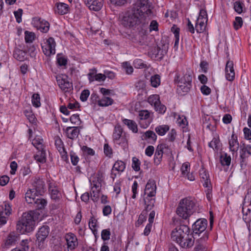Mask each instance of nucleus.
I'll return each instance as SVG.
<instances>
[{
    "label": "nucleus",
    "instance_id": "f257e3e1",
    "mask_svg": "<svg viewBox=\"0 0 251 251\" xmlns=\"http://www.w3.org/2000/svg\"><path fill=\"white\" fill-rule=\"evenodd\" d=\"M171 237L173 241L183 248H190L194 244V238L193 234L190 233L189 227L184 225H180L174 229Z\"/></svg>",
    "mask_w": 251,
    "mask_h": 251
},
{
    "label": "nucleus",
    "instance_id": "f03ea898",
    "mask_svg": "<svg viewBox=\"0 0 251 251\" xmlns=\"http://www.w3.org/2000/svg\"><path fill=\"white\" fill-rule=\"evenodd\" d=\"M195 203L191 198L180 200L176 209V214L184 220H187L195 211Z\"/></svg>",
    "mask_w": 251,
    "mask_h": 251
},
{
    "label": "nucleus",
    "instance_id": "7ed1b4c3",
    "mask_svg": "<svg viewBox=\"0 0 251 251\" xmlns=\"http://www.w3.org/2000/svg\"><path fill=\"white\" fill-rule=\"evenodd\" d=\"M33 215L32 211L23 214L16 225V229L19 233L25 234L34 230L35 222Z\"/></svg>",
    "mask_w": 251,
    "mask_h": 251
},
{
    "label": "nucleus",
    "instance_id": "20e7f679",
    "mask_svg": "<svg viewBox=\"0 0 251 251\" xmlns=\"http://www.w3.org/2000/svg\"><path fill=\"white\" fill-rule=\"evenodd\" d=\"M145 19L140 15L138 10L132 8L121 16V23L125 27H133L139 25L145 21Z\"/></svg>",
    "mask_w": 251,
    "mask_h": 251
},
{
    "label": "nucleus",
    "instance_id": "39448f33",
    "mask_svg": "<svg viewBox=\"0 0 251 251\" xmlns=\"http://www.w3.org/2000/svg\"><path fill=\"white\" fill-rule=\"evenodd\" d=\"M163 154L168 156H173L171 149L165 143L159 144L157 146L154 158V163L156 165L160 164Z\"/></svg>",
    "mask_w": 251,
    "mask_h": 251
},
{
    "label": "nucleus",
    "instance_id": "423d86ee",
    "mask_svg": "<svg viewBox=\"0 0 251 251\" xmlns=\"http://www.w3.org/2000/svg\"><path fill=\"white\" fill-rule=\"evenodd\" d=\"M151 4L149 0H139L137 3L133 5L132 8L138 10L140 15L145 19L151 15L152 11L150 8Z\"/></svg>",
    "mask_w": 251,
    "mask_h": 251
},
{
    "label": "nucleus",
    "instance_id": "0eeeda50",
    "mask_svg": "<svg viewBox=\"0 0 251 251\" xmlns=\"http://www.w3.org/2000/svg\"><path fill=\"white\" fill-rule=\"evenodd\" d=\"M192 75L189 73H186L178 82L177 91L179 93L188 92L192 87Z\"/></svg>",
    "mask_w": 251,
    "mask_h": 251
},
{
    "label": "nucleus",
    "instance_id": "6e6552de",
    "mask_svg": "<svg viewBox=\"0 0 251 251\" xmlns=\"http://www.w3.org/2000/svg\"><path fill=\"white\" fill-rule=\"evenodd\" d=\"M41 46L43 51L46 55L50 56L55 54L56 43L52 37L47 39Z\"/></svg>",
    "mask_w": 251,
    "mask_h": 251
},
{
    "label": "nucleus",
    "instance_id": "1a4fd4ad",
    "mask_svg": "<svg viewBox=\"0 0 251 251\" xmlns=\"http://www.w3.org/2000/svg\"><path fill=\"white\" fill-rule=\"evenodd\" d=\"M240 154L241 166H246L247 164V159L251 155V146L243 143L240 146Z\"/></svg>",
    "mask_w": 251,
    "mask_h": 251
},
{
    "label": "nucleus",
    "instance_id": "9d476101",
    "mask_svg": "<svg viewBox=\"0 0 251 251\" xmlns=\"http://www.w3.org/2000/svg\"><path fill=\"white\" fill-rule=\"evenodd\" d=\"M207 226V221L205 219H199L192 225L193 233L200 235L204 232Z\"/></svg>",
    "mask_w": 251,
    "mask_h": 251
},
{
    "label": "nucleus",
    "instance_id": "9b49d317",
    "mask_svg": "<svg viewBox=\"0 0 251 251\" xmlns=\"http://www.w3.org/2000/svg\"><path fill=\"white\" fill-rule=\"evenodd\" d=\"M33 25L36 28L44 33L47 32L50 28V24L49 22L40 18L36 17L33 19Z\"/></svg>",
    "mask_w": 251,
    "mask_h": 251
},
{
    "label": "nucleus",
    "instance_id": "f8f14e48",
    "mask_svg": "<svg viewBox=\"0 0 251 251\" xmlns=\"http://www.w3.org/2000/svg\"><path fill=\"white\" fill-rule=\"evenodd\" d=\"M65 240L67 245V250L69 251L74 250L78 245L77 239L76 236L72 233H68L65 235Z\"/></svg>",
    "mask_w": 251,
    "mask_h": 251
},
{
    "label": "nucleus",
    "instance_id": "ddd939ff",
    "mask_svg": "<svg viewBox=\"0 0 251 251\" xmlns=\"http://www.w3.org/2000/svg\"><path fill=\"white\" fill-rule=\"evenodd\" d=\"M33 189L37 194L42 195L45 191V182L42 179L35 177L32 182Z\"/></svg>",
    "mask_w": 251,
    "mask_h": 251
},
{
    "label": "nucleus",
    "instance_id": "4468645a",
    "mask_svg": "<svg viewBox=\"0 0 251 251\" xmlns=\"http://www.w3.org/2000/svg\"><path fill=\"white\" fill-rule=\"evenodd\" d=\"M225 73L226 79L229 81H232L235 78V72L234 69L233 62L231 60H228L226 62Z\"/></svg>",
    "mask_w": 251,
    "mask_h": 251
},
{
    "label": "nucleus",
    "instance_id": "2eb2a0df",
    "mask_svg": "<svg viewBox=\"0 0 251 251\" xmlns=\"http://www.w3.org/2000/svg\"><path fill=\"white\" fill-rule=\"evenodd\" d=\"M208 238V234L205 232L202 237L196 241L195 251H207L206 241Z\"/></svg>",
    "mask_w": 251,
    "mask_h": 251
},
{
    "label": "nucleus",
    "instance_id": "dca6fc26",
    "mask_svg": "<svg viewBox=\"0 0 251 251\" xmlns=\"http://www.w3.org/2000/svg\"><path fill=\"white\" fill-rule=\"evenodd\" d=\"M83 1L90 10L95 11L100 10L103 4V0H83Z\"/></svg>",
    "mask_w": 251,
    "mask_h": 251
},
{
    "label": "nucleus",
    "instance_id": "f3484780",
    "mask_svg": "<svg viewBox=\"0 0 251 251\" xmlns=\"http://www.w3.org/2000/svg\"><path fill=\"white\" fill-rule=\"evenodd\" d=\"M126 168V164L121 160H118L114 163L111 170V177L114 180L117 176V174L114 172V171H117L120 174L123 172Z\"/></svg>",
    "mask_w": 251,
    "mask_h": 251
},
{
    "label": "nucleus",
    "instance_id": "a211bd4d",
    "mask_svg": "<svg viewBox=\"0 0 251 251\" xmlns=\"http://www.w3.org/2000/svg\"><path fill=\"white\" fill-rule=\"evenodd\" d=\"M65 77H61V76H58L56 77V81L59 86V87L63 91L67 92L70 89L72 86V83L70 82L66 77L67 76H65Z\"/></svg>",
    "mask_w": 251,
    "mask_h": 251
},
{
    "label": "nucleus",
    "instance_id": "6ab92c4d",
    "mask_svg": "<svg viewBox=\"0 0 251 251\" xmlns=\"http://www.w3.org/2000/svg\"><path fill=\"white\" fill-rule=\"evenodd\" d=\"M156 190V185L155 181L153 179H149L146 185L145 195L150 196H155Z\"/></svg>",
    "mask_w": 251,
    "mask_h": 251
},
{
    "label": "nucleus",
    "instance_id": "aec40b11",
    "mask_svg": "<svg viewBox=\"0 0 251 251\" xmlns=\"http://www.w3.org/2000/svg\"><path fill=\"white\" fill-rule=\"evenodd\" d=\"M49 233V227L47 226H43L40 228L36 233L37 240L39 243H43L48 237Z\"/></svg>",
    "mask_w": 251,
    "mask_h": 251
},
{
    "label": "nucleus",
    "instance_id": "412c9836",
    "mask_svg": "<svg viewBox=\"0 0 251 251\" xmlns=\"http://www.w3.org/2000/svg\"><path fill=\"white\" fill-rule=\"evenodd\" d=\"M66 134L67 137L72 140L76 139L79 133V129L77 126H69L66 128Z\"/></svg>",
    "mask_w": 251,
    "mask_h": 251
},
{
    "label": "nucleus",
    "instance_id": "4be33fe9",
    "mask_svg": "<svg viewBox=\"0 0 251 251\" xmlns=\"http://www.w3.org/2000/svg\"><path fill=\"white\" fill-rule=\"evenodd\" d=\"M13 57L19 61H24L27 58V52L19 48H15L13 51Z\"/></svg>",
    "mask_w": 251,
    "mask_h": 251
},
{
    "label": "nucleus",
    "instance_id": "5701e85b",
    "mask_svg": "<svg viewBox=\"0 0 251 251\" xmlns=\"http://www.w3.org/2000/svg\"><path fill=\"white\" fill-rule=\"evenodd\" d=\"M229 148L230 151L236 152L239 147V144L237 140V136L233 132L230 139L228 140Z\"/></svg>",
    "mask_w": 251,
    "mask_h": 251
},
{
    "label": "nucleus",
    "instance_id": "b1692460",
    "mask_svg": "<svg viewBox=\"0 0 251 251\" xmlns=\"http://www.w3.org/2000/svg\"><path fill=\"white\" fill-rule=\"evenodd\" d=\"M142 140L147 141L149 143L154 144L157 139L155 133L151 130H148L142 136Z\"/></svg>",
    "mask_w": 251,
    "mask_h": 251
},
{
    "label": "nucleus",
    "instance_id": "393cba45",
    "mask_svg": "<svg viewBox=\"0 0 251 251\" xmlns=\"http://www.w3.org/2000/svg\"><path fill=\"white\" fill-rule=\"evenodd\" d=\"M155 196H150L147 195V196L144 199V204L145 205L144 210L146 211H150L154 206V203L155 202Z\"/></svg>",
    "mask_w": 251,
    "mask_h": 251
},
{
    "label": "nucleus",
    "instance_id": "a878e982",
    "mask_svg": "<svg viewBox=\"0 0 251 251\" xmlns=\"http://www.w3.org/2000/svg\"><path fill=\"white\" fill-rule=\"evenodd\" d=\"M18 237L14 233H10L7 236L3 247L5 248H9L11 246L16 244Z\"/></svg>",
    "mask_w": 251,
    "mask_h": 251
},
{
    "label": "nucleus",
    "instance_id": "bb28decb",
    "mask_svg": "<svg viewBox=\"0 0 251 251\" xmlns=\"http://www.w3.org/2000/svg\"><path fill=\"white\" fill-rule=\"evenodd\" d=\"M118 139L113 140L114 143L121 146L124 150L127 149L128 145L127 135L124 134L123 136Z\"/></svg>",
    "mask_w": 251,
    "mask_h": 251
},
{
    "label": "nucleus",
    "instance_id": "cd10ccee",
    "mask_svg": "<svg viewBox=\"0 0 251 251\" xmlns=\"http://www.w3.org/2000/svg\"><path fill=\"white\" fill-rule=\"evenodd\" d=\"M200 176L201 181L203 183V186H208L209 185H211L209 175L203 168H201L200 170Z\"/></svg>",
    "mask_w": 251,
    "mask_h": 251
},
{
    "label": "nucleus",
    "instance_id": "c85d7f7f",
    "mask_svg": "<svg viewBox=\"0 0 251 251\" xmlns=\"http://www.w3.org/2000/svg\"><path fill=\"white\" fill-rule=\"evenodd\" d=\"M39 195L32 189H29L25 194V199L28 203H33L35 200V196Z\"/></svg>",
    "mask_w": 251,
    "mask_h": 251
},
{
    "label": "nucleus",
    "instance_id": "c756f323",
    "mask_svg": "<svg viewBox=\"0 0 251 251\" xmlns=\"http://www.w3.org/2000/svg\"><path fill=\"white\" fill-rule=\"evenodd\" d=\"M56 8L55 10L56 13L60 15H64L67 13L69 11V6L66 3L63 2L57 3L56 4Z\"/></svg>",
    "mask_w": 251,
    "mask_h": 251
},
{
    "label": "nucleus",
    "instance_id": "7c9ffc66",
    "mask_svg": "<svg viewBox=\"0 0 251 251\" xmlns=\"http://www.w3.org/2000/svg\"><path fill=\"white\" fill-rule=\"evenodd\" d=\"M34 159L38 163H44L46 161V153L44 149L38 150L33 156Z\"/></svg>",
    "mask_w": 251,
    "mask_h": 251
},
{
    "label": "nucleus",
    "instance_id": "2f4dec72",
    "mask_svg": "<svg viewBox=\"0 0 251 251\" xmlns=\"http://www.w3.org/2000/svg\"><path fill=\"white\" fill-rule=\"evenodd\" d=\"M49 190L50 193L51 198L55 201H58L61 197V194L58 188L55 186H52L50 184Z\"/></svg>",
    "mask_w": 251,
    "mask_h": 251
},
{
    "label": "nucleus",
    "instance_id": "473e14b6",
    "mask_svg": "<svg viewBox=\"0 0 251 251\" xmlns=\"http://www.w3.org/2000/svg\"><path fill=\"white\" fill-rule=\"evenodd\" d=\"M247 208V212L251 211V191L248 192L244 199L243 212H244L245 209Z\"/></svg>",
    "mask_w": 251,
    "mask_h": 251
},
{
    "label": "nucleus",
    "instance_id": "72a5a7b5",
    "mask_svg": "<svg viewBox=\"0 0 251 251\" xmlns=\"http://www.w3.org/2000/svg\"><path fill=\"white\" fill-rule=\"evenodd\" d=\"M207 22V20H205V19L203 20H200V19L197 20L195 29L198 33H202L205 30Z\"/></svg>",
    "mask_w": 251,
    "mask_h": 251
},
{
    "label": "nucleus",
    "instance_id": "f704fd0d",
    "mask_svg": "<svg viewBox=\"0 0 251 251\" xmlns=\"http://www.w3.org/2000/svg\"><path fill=\"white\" fill-rule=\"evenodd\" d=\"M123 123L126 125L128 128L131 130L134 133H137L138 132L137 125L134 121L124 119L123 120Z\"/></svg>",
    "mask_w": 251,
    "mask_h": 251
},
{
    "label": "nucleus",
    "instance_id": "c9c22d12",
    "mask_svg": "<svg viewBox=\"0 0 251 251\" xmlns=\"http://www.w3.org/2000/svg\"><path fill=\"white\" fill-rule=\"evenodd\" d=\"M124 134H126V133L124 132L121 126L120 125H116L114 127L112 134V139L113 140L118 139V138L123 136Z\"/></svg>",
    "mask_w": 251,
    "mask_h": 251
},
{
    "label": "nucleus",
    "instance_id": "e433bc0d",
    "mask_svg": "<svg viewBox=\"0 0 251 251\" xmlns=\"http://www.w3.org/2000/svg\"><path fill=\"white\" fill-rule=\"evenodd\" d=\"M114 103V100L107 97H103L100 100H98V104L100 106L106 107L111 105Z\"/></svg>",
    "mask_w": 251,
    "mask_h": 251
},
{
    "label": "nucleus",
    "instance_id": "4c0bfd02",
    "mask_svg": "<svg viewBox=\"0 0 251 251\" xmlns=\"http://www.w3.org/2000/svg\"><path fill=\"white\" fill-rule=\"evenodd\" d=\"M32 144L38 150L44 149L43 140L41 137L39 136H35L32 140Z\"/></svg>",
    "mask_w": 251,
    "mask_h": 251
},
{
    "label": "nucleus",
    "instance_id": "58836bf2",
    "mask_svg": "<svg viewBox=\"0 0 251 251\" xmlns=\"http://www.w3.org/2000/svg\"><path fill=\"white\" fill-rule=\"evenodd\" d=\"M34 207L37 209H42L45 208L47 204V201L44 199L37 198L33 202Z\"/></svg>",
    "mask_w": 251,
    "mask_h": 251
},
{
    "label": "nucleus",
    "instance_id": "ea45409f",
    "mask_svg": "<svg viewBox=\"0 0 251 251\" xmlns=\"http://www.w3.org/2000/svg\"><path fill=\"white\" fill-rule=\"evenodd\" d=\"M158 49V56L160 58H162L167 54L169 49V44H162L161 46H157Z\"/></svg>",
    "mask_w": 251,
    "mask_h": 251
},
{
    "label": "nucleus",
    "instance_id": "a19ab883",
    "mask_svg": "<svg viewBox=\"0 0 251 251\" xmlns=\"http://www.w3.org/2000/svg\"><path fill=\"white\" fill-rule=\"evenodd\" d=\"M169 126L168 125H161L156 126L155 128V132L160 136L165 135L169 130Z\"/></svg>",
    "mask_w": 251,
    "mask_h": 251
},
{
    "label": "nucleus",
    "instance_id": "79ce46f5",
    "mask_svg": "<svg viewBox=\"0 0 251 251\" xmlns=\"http://www.w3.org/2000/svg\"><path fill=\"white\" fill-rule=\"evenodd\" d=\"M151 86L154 88L158 87L161 83L160 76L159 75H154L151 77Z\"/></svg>",
    "mask_w": 251,
    "mask_h": 251
},
{
    "label": "nucleus",
    "instance_id": "37998d69",
    "mask_svg": "<svg viewBox=\"0 0 251 251\" xmlns=\"http://www.w3.org/2000/svg\"><path fill=\"white\" fill-rule=\"evenodd\" d=\"M148 102L151 105H153L154 107L159 104L160 97L158 95H152L150 96L148 99Z\"/></svg>",
    "mask_w": 251,
    "mask_h": 251
},
{
    "label": "nucleus",
    "instance_id": "c03bdc74",
    "mask_svg": "<svg viewBox=\"0 0 251 251\" xmlns=\"http://www.w3.org/2000/svg\"><path fill=\"white\" fill-rule=\"evenodd\" d=\"M147 211L143 210L139 216L138 219L135 223V226L139 227L147 220Z\"/></svg>",
    "mask_w": 251,
    "mask_h": 251
},
{
    "label": "nucleus",
    "instance_id": "a18cd8bd",
    "mask_svg": "<svg viewBox=\"0 0 251 251\" xmlns=\"http://www.w3.org/2000/svg\"><path fill=\"white\" fill-rule=\"evenodd\" d=\"M32 103L35 107H39L41 105L40 97L37 93L34 94L32 96Z\"/></svg>",
    "mask_w": 251,
    "mask_h": 251
},
{
    "label": "nucleus",
    "instance_id": "49530a36",
    "mask_svg": "<svg viewBox=\"0 0 251 251\" xmlns=\"http://www.w3.org/2000/svg\"><path fill=\"white\" fill-rule=\"evenodd\" d=\"M220 142V141L219 137H214L212 141L209 143L208 146L213 150L218 151Z\"/></svg>",
    "mask_w": 251,
    "mask_h": 251
},
{
    "label": "nucleus",
    "instance_id": "de8ad7c7",
    "mask_svg": "<svg viewBox=\"0 0 251 251\" xmlns=\"http://www.w3.org/2000/svg\"><path fill=\"white\" fill-rule=\"evenodd\" d=\"M81 149L85 155L93 156L95 154V151L93 149L86 146H83L81 147Z\"/></svg>",
    "mask_w": 251,
    "mask_h": 251
},
{
    "label": "nucleus",
    "instance_id": "09e8293b",
    "mask_svg": "<svg viewBox=\"0 0 251 251\" xmlns=\"http://www.w3.org/2000/svg\"><path fill=\"white\" fill-rule=\"evenodd\" d=\"M133 66L137 69H144L147 68L146 64L144 63L143 61L140 59H136L133 61Z\"/></svg>",
    "mask_w": 251,
    "mask_h": 251
},
{
    "label": "nucleus",
    "instance_id": "8fccbe9b",
    "mask_svg": "<svg viewBox=\"0 0 251 251\" xmlns=\"http://www.w3.org/2000/svg\"><path fill=\"white\" fill-rule=\"evenodd\" d=\"M25 39L26 43H31L35 39V34L28 31L25 32Z\"/></svg>",
    "mask_w": 251,
    "mask_h": 251
},
{
    "label": "nucleus",
    "instance_id": "3c124183",
    "mask_svg": "<svg viewBox=\"0 0 251 251\" xmlns=\"http://www.w3.org/2000/svg\"><path fill=\"white\" fill-rule=\"evenodd\" d=\"M24 114L26 118L28 119L29 121L31 123L35 122L36 118L35 115L32 113L31 110H25L24 111Z\"/></svg>",
    "mask_w": 251,
    "mask_h": 251
},
{
    "label": "nucleus",
    "instance_id": "603ef678",
    "mask_svg": "<svg viewBox=\"0 0 251 251\" xmlns=\"http://www.w3.org/2000/svg\"><path fill=\"white\" fill-rule=\"evenodd\" d=\"M231 162V157L227 156L226 153L221 156V163L223 166H229Z\"/></svg>",
    "mask_w": 251,
    "mask_h": 251
},
{
    "label": "nucleus",
    "instance_id": "864d4df0",
    "mask_svg": "<svg viewBox=\"0 0 251 251\" xmlns=\"http://www.w3.org/2000/svg\"><path fill=\"white\" fill-rule=\"evenodd\" d=\"M70 156L71 157V163L74 166H76L79 160V158L78 155L74 151H71L70 153Z\"/></svg>",
    "mask_w": 251,
    "mask_h": 251
},
{
    "label": "nucleus",
    "instance_id": "5fc2aeb1",
    "mask_svg": "<svg viewBox=\"0 0 251 251\" xmlns=\"http://www.w3.org/2000/svg\"><path fill=\"white\" fill-rule=\"evenodd\" d=\"M151 116L150 112L147 110H142L139 112V117L140 120H148Z\"/></svg>",
    "mask_w": 251,
    "mask_h": 251
},
{
    "label": "nucleus",
    "instance_id": "6e6d98bb",
    "mask_svg": "<svg viewBox=\"0 0 251 251\" xmlns=\"http://www.w3.org/2000/svg\"><path fill=\"white\" fill-rule=\"evenodd\" d=\"M172 31L174 32L175 38V47H177L179 43V28L177 27H173L172 28Z\"/></svg>",
    "mask_w": 251,
    "mask_h": 251
},
{
    "label": "nucleus",
    "instance_id": "4d7b16f0",
    "mask_svg": "<svg viewBox=\"0 0 251 251\" xmlns=\"http://www.w3.org/2000/svg\"><path fill=\"white\" fill-rule=\"evenodd\" d=\"M55 145L58 151H62V149L65 148L63 141L58 136L55 138Z\"/></svg>",
    "mask_w": 251,
    "mask_h": 251
},
{
    "label": "nucleus",
    "instance_id": "13d9d810",
    "mask_svg": "<svg viewBox=\"0 0 251 251\" xmlns=\"http://www.w3.org/2000/svg\"><path fill=\"white\" fill-rule=\"evenodd\" d=\"M122 67L125 70L126 73L130 75L133 73V69L129 63L124 62L122 63Z\"/></svg>",
    "mask_w": 251,
    "mask_h": 251
},
{
    "label": "nucleus",
    "instance_id": "bf43d9fd",
    "mask_svg": "<svg viewBox=\"0 0 251 251\" xmlns=\"http://www.w3.org/2000/svg\"><path fill=\"white\" fill-rule=\"evenodd\" d=\"M132 167L133 169V170L135 171H139L140 169V162L139 160L135 157H134L132 158Z\"/></svg>",
    "mask_w": 251,
    "mask_h": 251
},
{
    "label": "nucleus",
    "instance_id": "052dcab7",
    "mask_svg": "<svg viewBox=\"0 0 251 251\" xmlns=\"http://www.w3.org/2000/svg\"><path fill=\"white\" fill-rule=\"evenodd\" d=\"M244 4L240 1H235L234 3V8L235 11L238 14H241L243 12V6Z\"/></svg>",
    "mask_w": 251,
    "mask_h": 251
},
{
    "label": "nucleus",
    "instance_id": "680f3d73",
    "mask_svg": "<svg viewBox=\"0 0 251 251\" xmlns=\"http://www.w3.org/2000/svg\"><path fill=\"white\" fill-rule=\"evenodd\" d=\"M110 3L115 6H122L127 3L128 0H109Z\"/></svg>",
    "mask_w": 251,
    "mask_h": 251
},
{
    "label": "nucleus",
    "instance_id": "e2e57ef3",
    "mask_svg": "<svg viewBox=\"0 0 251 251\" xmlns=\"http://www.w3.org/2000/svg\"><path fill=\"white\" fill-rule=\"evenodd\" d=\"M111 232L110 229H105L102 230L101 233V239L103 241L108 240L110 239Z\"/></svg>",
    "mask_w": 251,
    "mask_h": 251
},
{
    "label": "nucleus",
    "instance_id": "0e129e2a",
    "mask_svg": "<svg viewBox=\"0 0 251 251\" xmlns=\"http://www.w3.org/2000/svg\"><path fill=\"white\" fill-rule=\"evenodd\" d=\"M97 220L93 215L89 220V226L90 228L93 231V232L95 230H96L95 228L97 226Z\"/></svg>",
    "mask_w": 251,
    "mask_h": 251
},
{
    "label": "nucleus",
    "instance_id": "69168bd1",
    "mask_svg": "<svg viewBox=\"0 0 251 251\" xmlns=\"http://www.w3.org/2000/svg\"><path fill=\"white\" fill-rule=\"evenodd\" d=\"M243 25V20L242 18L236 17L234 22V27L236 30L241 28Z\"/></svg>",
    "mask_w": 251,
    "mask_h": 251
},
{
    "label": "nucleus",
    "instance_id": "338daca9",
    "mask_svg": "<svg viewBox=\"0 0 251 251\" xmlns=\"http://www.w3.org/2000/svg\"><path fill=\"white\" fill-rule=\"evenodd\" d=\"M103 150L105 155L109 157H111L113 153V151L108 144H104Z\"/></svg>",
    "mask_w": 251,
    "mask_h": 251
},
{
    "label": "nucleus",
    "instance_id": "774afa93",
    "mask_svg": "<svg viewBox=\"0 0 251 251\" xmlns=\"http://www.w3.org/2000/svg\"><path fill=\"white\" fill-rule=\"evenodd\" d=\"M70 122L75 125H79L80 123V120L78 114H73L70 118Z\"/></svg>",
    "mask_w": 251,
    "mask_h": 251
}]
</instances>
